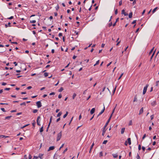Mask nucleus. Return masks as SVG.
<instances>
[{"mask_svg":"<svg viewBox=\"0 0 159 159\" xmlns=\"http://www.w3.org/2000/svg\"><path fill=\"white\" fill-rule=\"evenodd\" d=\"M111 115H110L109 118L108 120H107V122L105 124V125L104 126V128L103 130L102 133V136H104L105 133L106 132V131L107 129H106V127L108 125L109 123V122L110 120L111 119Z\"/></svg>","mask_w":159,"mask_h":159,"instance_id":"obj_1","label":"nucleus"},{"mask_svg":"<svg viewBox=\"0 0 159 159\" xmlns=\"http://www.w3.org/2000/svg\"><path fill=\"white\" fill-rule=\"evenodd\" d=\"M62 135L61 132H60L59 133H58L57 134V141H59L61 139Z\"/></svg>","mask_w":159,"mask_h":159,"instance_id":"obj_2","label":"nucleus"},{"mask_svg":"<svg viewBox=\"0 0 159 159\" xmlns=\"http://www.w3.org/2000/svg\"><path fill=\"white\" fill-rule=\"evenodd\" d=\"M148 86V84H147L146 85V86L144 87L143 89V95L144 94L146 93Z\"/></svg>","mask_w":159,"mask_h":159,"instance_id":"obj_3","label":"nucleus"},{"mask_svg":"<svg viewBox=\"0 0 159 159\" xmlns=\"http://www.w3.org/2000/svg\"><path fill=\"white\" fill-rule=\"evenodd\" d=\"M40 119V116H38L37 118V124L38 125H40V120H39Z\"/></svg>","mask_w":159,"mask_h":159,"instance_id":"obj_4","label":"nucleus"},{"mask_svg":"<svg viewBox=\"0 0 159 159\" xmlns=\"http://www.w3.org/2000/svg\"><path fill=\"white\" fill-rule=\"evenodd\" d=\"M36 105L38 108H39L42 106V104L40 101H38L36 102Z\"/></svg>","mask_w":159,"mask_h":159,"instance_id":"obj_5","label":"nucleus"},{"mask_svg":"<svg viewBox=\"0 0 159 159\" xmlns=\"http://www.w3.org/2000/svg\"><path fill=\"white\" fill-rule=\"evenodd\" d=\"M105 110V107L104 106L103 108V109L99 113V114H98V116H99L101 115L104 112Z\"/></svg>","mask_w":159,"mask_h":159,"instance_id":"obj_6","label":"nucleus"},{"mask_svg":"<svg viewBox=\"0 0 159 159\" xmlns=\"http://www.w3.org/2000/svg\"><path fill=\"white\" fill-rule=\"evenodd\" d=\"M121 14H124L125 16H127L128 15V14L127 13H126L124 10H123L121 11Z\"/></svg>","mask_w":159,"mask_h":159,"instance_id":"obj_7","label":"nucleus"},{"mask_svg":"<svg viewBox=\"0 0 159 159\" xmlns=\"http://www.w3.org/2000/svg\"><path fill=\"white\" fill-rule=\"evenodd\" d=\"M54 148H55V147L53 146L50 147L49 148L48 151H49L50 150H53V149H54Z\"/></svg>","mask_w":159,"mask_h":159,"instance_id":"obj_8","label":"nucleus"},{"mask_svg":"<svg viewBox=\"0 0 159 159\" xmlns=\"http://www.w3.org/2000/svg\"><path fill=\"white\" fill-rule=\"evenodd\" d=\"M95 108H93L91 110L90 113L91 114H93L95 112Z\"/></svg>","mask_w":159,"mask_h":159,"instance_id":"obj_9","label":"nucleus"},{"mask_svg":"<svg viewBox=\"0 0 159 159\" xmlns=\"http://www.w3.org/2000/svg\"><path fill=\"white\" fill-rule=\"evenodd\" d=\"M143 112V107H142L139 111V115H140L142 114Z\"/></svg>","mask_w":159,"mask_h":159,"instance_id":"obj_10","label":"nucleus"},{"mask_svg":"<svg viewBox=\"0 0 159 159\" xmlns=\"http://www.w3.org/2000/svg\"><path fill=\"white\" fill-rule=\"evenodd\" d=\"M151 104L152 106H155L156 104V101H153L151 103Z\"/></svg>","mask_w":159,"mask_h":159,"instance_id":"obj_11","label":"nucleus"},{"mask_svg":"<svg viewBox=\"0 0 159 159\" xmlns=\"http://www.w3.org/2000/svg\"><path fill=\"white\" fill-rule=\"evenodd\" d=\"M43 154L41 153H39V157L40 159H42L43 158Z\"/></svg>","mask_w":159,"mask_h":159,"instance_id":"obj_12","label":"nucleus"},{"mask_svg":"<svg viewBox=\"0 0 159 159\" xmlns=\"http://www.w3.org/2000/svg\"><path fill=\"white\" fill-rule=\"evenodd\" d=\"M127 140L128 141V143L129 145H130L131 144V139L130 138H128L127 139Z\"/></svg>","mask_w":159,"mask_h":159,"instance_id":"obj_13","label":"nucleus"},{"mask_svg":"<svg viewBox=\"0 0 159 159\" xmlns=\"http://www.w3.org/2000/svg\"><path fill=\"white\" fill-rule=\"evenodd\" d=\"M94 143H93L92 145H91V147H90V151H89V152L90 153L91 152V150L93 148V146L94 145Z\"/></svg>","mask_w":159,"mask_h":159,"instance_id":"obj_14","label":"nucleus"},{"mask_svg":"<svg viewBox=\"0 0 159 159\" xmlns=\"http://www.w3.org/2000/svg\"><path fill=\"white\" fill-rule=\"evenodd\" d=\"M132 15H133L132 12H130L129 13V18H131L132 17Z\"/></svg>","mask_w":159,"mask_h":159,"instance_id":"obj_15","label":"nucleus"},{"mask_svg":"<svg viewBox=\"0 0 159 159\" xmlns=\"http://www.w3.org/2000/svg\"><path fill=\"white\" fill-rule=\"evenodd\" d=\"M112 155L114 158H117L118 156V155L117 154H112Z\"/></svg>","mask_w":159,"mask_h":159,"instance_id":"obj_16","label":"nucleus"},{"mask_svg":"<svg viewBox=\"0 0 159 159\" xmlns=\"http://www.w3.org/2000/svg\"><path fill=\"white\" fill-rule=\"evenodd\" d=\"M125 130V128H122L121 129V134H123L124 133Z\"/></svg>","mask_w":159,"mask_h":159,"instance_id":"obj_17","label":"nucleus"},{"mask_svg":"<svg viewBox=\"0 0 159 159\" xmlns=\"http://www.w3.org/2000/svg\"><path fill=\"white\" fill-rule=\"evenodd\" d=\"M9 136H5V135H0V138H7V137H9Z\"/></svg>","mask_w":159,"mask_h":159,"instance_id":"obj_18","label":"nucleus"},{"mask_svg":"<svg viewBox=\"0 0 159 159\" xmlns=\"http://www.w3.org/2000/svg\"><path fill=\"white\" fill-rule=\"evenodd\" d=\"M62 114V112L61 111L59 112L57 115V117H60Z\"/></svg>","mask_w":159,"mask_h":159,"instance_id":"obj_19","label":"nucleus"},{"mask_svg":"<svg viewBox=\"0 0 159 159\" xmlns=\"http://www.w3.org/2000/svg\"><path fill=\"white\" fill-rule=\"evenodd\" d=\"M12 116H7L6 117H5V120H6V119H8V120H9L10 119V118L12 117Z\"/></svg>","mask_w":159,"mask_h":159,"instance_id":"obj_20","label":"nucleus"},{"mask_svg":"<svg viewBox=\"0 0 159 159\" xmlns=\"http://www.w3.org/2000/svg\"><path fill=\"white\" fill-rule=\"evenodd\" d=\"M68 111H66V114H65L63 116V118H66V116H67V115H68Z\"/></svg>","mask_w":159,"mask_h":159,"instance_id":"obj_21","label":"nucleus"},{"mask_svg":"<svg viewBox=\"0 0 159 159\" xmlns=\"http://www.w3.org/2000/svg\"><path fill=\"white\" fill-rule=\"evenodd\" d=\"M117 104H116L115 107L114 108V109H113V110L112 111V113L111 115V116H112V114H113V113L115 111V109H116V106H117Z\"/></svg>","mask_w":159,"mask_h":159,"instance_id":"obj_22","label":"nucleus"},{"mask_svg":"<svg viewBox=\"0 0 159 159\" xmlns=\"http://www.w3.org/2000/svg\"><path fill=\"white\" fill-rule=\"evenodd\" d=\"M52 116H51V117H50V121H49V125H50L51 122H52Z\"/></svg>","mask_w":159,"mask_h":159,"instance_id":"obj_23","label":"nucleus"},{"mask_svg":"<svg viewBox=\"0 0 159 159\" xmlns=\"http://www.w3.org/2000/svg\"><path fill=\"white\" fill-rule=\"evenodd\" d=\"M157 8H158V7H156L152 11V13H154L155 12L156 10L157 9Z\"/></svg>","mask_w":159,"mask_h":159,"instance_id":"obj_24","label":"nucleus"},{"mask_svg":"<svg viewBox=\"0 0 159 159\" xmlns=\"http://www.w3.org/2000/svg\"><path fill=\"white\" fill-rule=\"evenodd\" d=\"M137 96L136 95L135 96V97H134L133 102H136L137 101Z\"/></svg>","mask_w":159,"mask_h":159,"instance_id":"obj_25","label":"nucleus"},{"mask_svg":"<svg viewBox=\"0 0 159 159\" xmlns=\"http://www.w3.org/2000/svg\"><path fill=\"white\" fill-rule=\"evenodd\" d=\"M63 90V89L62 87H61L60 89L58 91L59 92H61Z\"/></svg>","mask_w":159,"mask_h":159,"instance_id":"obj_26","label":"nucleus"},{"mask_svg":"<svg viewBox=\"0 0 159 159\" xmlns=\"http://www.w3.org/2000/svg\"><path fill=\"white\" fill-rule=\"evenodd\" d=\"M76 96V94L75 93H74V94L73 95V96H72L73 99H74Z\"/></svg>","mask_w":159,"mask_h":159,"instance_id":"obj_27","label":"nucleus"},{"mask_svg":"<svg viewBox=\"0 0 159 159\" xmlns=\"http://www.w3.org/2000/svg\"><path fill=\"white\" fill-rule=\"evenodd\" d=\"M43 131V127H42L40 129V132H42Z\"/></svg>","mask_w":159,"mask_h":159,"instance_id":"obj_28","label":"nucleus"},{"mask_svg":"<svg viewBox=\"0 0 159 159\" xmlns=\"http://www.w3.org/2000/svg\"><path fill=\"white\" fill-rule=\"evenodd\" d=\"M99 60H98V61H97L96 62V63L94 65V66H95L96 65H98L99 63Z\"/></svg>","mask_w":159,"mask_h":159,"instance_id":"obj_29","label":"nucleus"},{"mask_svg":"<svg viewBox=\"0 0 159 159\" xmlns=\"http://www.w3.org/2000/svg\"><path fill=\"white\" fill-rule=\"evenodd\" d=\"M30 22L31 23H35L36 22V20H30Z\"/></svg>","mask_w":159,"mask_h":159,"instance_id":"obj_30","label":"nucleus"},{"mask_svg":"<svg viewBox=\"0 0 159 159\" xmlns=\"http://www.w3.org/2000/svg\"><path fill=\"white\" fill-rule=\"evenodd\" d=\"M44 75L45 77H47L48 76V73L47 72L44 73Z\"/></svg>","mask_w":159,"mask_h":159,"instance_id":"obj_31","label":"nucleus"},{"mask_svg":"<svg viewBox=\"0 0 159 159\" xmlns=\"http://www.w3.org/2000/svg\"><path fill=\"white\" fill-rule=\"evenodd\" d=\"M38 110L37 109H34L33 110V112L34 113H36L37 112Z\"/></svg>","mask_w":159,"mask_h":159,"instance_id":"obj_32","label":"nucleus"},{"mask_svg":"<svg viewBox=\"0 0 159 159\" xmlns=\"http://www.w3.org/2000/svg\"><path fill=\"white\" fill-rule=\"evenodd\" d=\"M136 157L137 158V159H140V157H139L138 154H137V155Z\"/></svg>","mask_w":159,"mask_h":159,"instance_id":"obj_33","label":"nucleus"},{"mask_svg":"<svg viewBox=\"0 0 159 159\" xmlns=\"http://www.w3.org/2000/svg\"><path fill=\"white\" fill-rule=\"evenodd\" d=\"M154 47H153L152 49L151 50V51H150V52H149V55H150L151 54V53L152 52L153 49H154Z\"/></svg>","mask_w":159,"mask_h":159,"instance_id":"obj_34","label":"nucleus"},{"mask_svg":"<svg viewBox=\"0 0 159 159\" xmlns=\"http://www.w3.org/2000/svg\"><path fill=\"white\" fill-rule=\"evenodd\" d=\"M20 105L21 106H22V105H24V106H25V105H26V103H25V102H23V103H21V104H20Z\"/></svg>","mask_w":159,"mask_h":159,"instance_id":"obj_35","label":"nucleus"},{"mask_svg":"<svg viewBox=\"0 0 159 159\" xmlns=\"http://www.w3.org/2000/svg\"><path fill=\"white\" fill-rule=\"evenodd\" d=\"M112 22H111L109 24H108V26L109 27H111V26H112Z\"/></svg>","mask_w":159,"mask_h":159,"instance_id":"obj_36","label":"nucleus"},{"mask_svg":"<svg viewBox=\"0 0 159 159\" xmlns=\"http://www.w3.org/2000/svg\"><path fill=\"white\" fill-rule=\"evenodd\" d=\"M64 143H63V144H62V145L60 147V148H59V150L61 149V148H62L64 146Z\"/></svg>","mask_w":159,"mask_h":159,"instance_id":"obj_37","label":"nucleus"},{"mask_svg":"<svg viewBox=\"0 0 159 159\" xmlns=\"http://www.w3.org/2000/svg\"><path fill=\"white\" fill-rule=\"evenodd\" d=\"M123 73H122L121 74L120 76V77L118 79V80H119L121 78V77L123 76Z\"/></svg>","mask_w":159,"mask_h":159,"instance_id":"obj_38","label":"nucleus"},{"mask_svg":"<svg viewBox=\"0 0 159 159\" xmlns=\"http://www.w3.org/2000/svg\"><path fill=\"white\" fill-rule=\"evenodd\" d=\"M36 124L34 120V122L32 123V125L34 127Z\"/></svg>","mask_w":159,"mask_h":159,"instance_id":"obj_39","label":"nucleus"},{"mask_svg":"<svg viewBox=\"0 0 159 159\" xmlns=\"http://www.w3.org/2000/svg\"><path fill=\"white\" fill-rule=\"evenodd\" d=\"M68 150L67 148H66L65 149L64 151L63 152V153L64 154L65 153V152Z\"/></svg>","mask_w":159,"mask_h":159,"instance_id":"obj_40","label":"nucleus"},{"mask_svg":"<svg viewBox=\"0 0 159 159\" xmlns=\"http://www.w3.org/2000/svg\"><path fill=\"white\" fill-rule=\"evenodd\" d=\"M107 140H104L103 142V144H106L107 143Z\"/></svg>","mask_w":159,"mask_h":159,"instance_id":"obj_41","label":"nucleus"},{"mask_svg":"<svg viewBox=\"0 0 159 159\" xmlns=\"http://www.w3.org/2000/svg\"><path fill=\"white\" fill-rule=\"evenodd\" d=\"M132 125V120H131L129 121V125Z\"/></svg>","mask_w":159,"mask_h":159,"instance_id":"obj_42","label":"nucleus"},{"mask_svg":"<svg viewBox=\"0 0 159 159\" xmlns=\"http://www.w3.org/2000/svg\"><path fill=\"white\" fill-rule=\"evenodd\" d=\"M122 4V0H121L119 2V5L120 6Z\"/></svg>","mask_w":159,"mask_h":159,"instance_id":"obj_43","label":"nucleus"},{"mask_svg":"<svg viewBox=\"0 0 159 159\" xmlns=\"http://www.w3.org/2000/svg\"><path fill=\"white\" fill-rule=\"evenodd\" d=\"M116 86L115 87V88H114V90H113V94H114V93L116 91Z\"/></svg>","mask_w":159,"mask_h":159,"instance_id":"obj_44","label":"nucleus"},{"mask_svg":"<svg viewBox=\"0 0 159 159\" xmlns=\"http://www.w3.org/2000/svg\"><path fill=\"white\" fill-rule=\"evenodd\" d=\"M1 110L4 112H6V111L5 110L4 108H1Z\"/></svg>","mask_w":159,"mask_h":159,"instance_id":"obj_45","label":"nucleus"},{"mask_svg":"<svg viewBox=\"0 0 159 159\" xmlns=\"http://www.w3.org/2000/svg\"><path fill=\"white\" fill-rule=\"evenodd\" d=\"M61 97H62L61 94V93H60L58 97L59 98H61Z\"/></svg>","mask_w":159,"mask_h":159,"instance_id":"obj_46","label":"nucleus"},{"mask_svg":"<svg viewBox=\"0 0 159 159\" xmlns=\"http://www.w3.org/2000/svg\"><path fill=\"white\" fill-rule=\"evenodd\" d=\"M100 157H101L102 156V152H101L99 153Z\"/></svg>","mask_w":159,"mask_h":159,"instance_id":"obj_47","label":"nucleus"},{"mask_svg":"<svg viewBox=\"0 0 159 159\" xmlns=\"http://www.w3.org/2000/svg\"><path fill=\"white\" fill-rule=\"evenodd\" d=\"M56 8L57 11L58 9H59V6L58 5H57Z\"/></svg>","mask_w":159,"mask_h":159,"instance_id":"obj_48","label":"nucleus"},{"mask_svg":"<svg viewBox=\"0 0 159 159\" xmlns=\"http://www.w3.org/2000/svg\"><path fill=\"white\" fill-rule=\"evenodd\" d=\"M138 149L139 150H140L141 149V147L140 145H139L138 146Z\"/></svg>","mask_w":159,"mask_h":159,"instance_id":"obj_49","label":"nucleus"},{"mask_svg":"<svg viewBox=\"0 0 159 159\" xmlns=\"http://www.w3.org/2000/svg\"><path fill=\"white\" fill-rule=\"evenodd\" d=\"M16 110H11V113H12V112H16Z\"/></svg>","mask_w":159,"mask_h":159,"instance_id":"obj_50","label":"nucleus"},{"mask_svg":"<svg viewBox=\"0 0 159 159\" xmlns=\"http://www.w3.org/2000/svg\"><path fill=\"white\" fill-rule=\"evenodd\" d=\"M115 14L116 15L117 14V13H118V10H117V9H116V10H115Z\"/></svg>","mask_w":159,"mask_h":159,"instance_id":"obj_51","label":"nucleus"},{"mask_svg":"<svg viewBox=\"0 0 159 159\" xmlns=\"http://www.w3.org/2000/svg\"><path fill=\"white\" fill-rule=\"evenodd\" d=\"M136 20H134L132 23V24H134L135 23H136Z\"/></svg>","mask_w":159,"mask_h":159,"instance_id":"obj_52","label":"nucleus"},{"mask_svg":"<svg viewBox=\"0 0 159 159\" xmlns=\"http://www.w3.org/2000/svg\"><path fill=\"white\" fill-rule=\"evenodd\" d=\"M151 120H152L153 119V118H154V115H152L151 116Z\"/></svg>","mask_w":159,"mask_h":159,"instance_id":"obj_53","label":"nucleus"},{"mask_svg":"<svg viewBox=\"0 0 159 159\" xmlns=\"http://www.w3.org/2000/svg\"><path fill=\"white\" fill-rule=\"evenodd\" d=\"M55 94V92H52L51 93H50L49 95H54Z\"/></svg>","mask_w":159,"mask_h":159,"instance_id":"obj_54","label":"nucleus"},{"mask_svg":"<svg viewBox=\"0 0 159 159\" xmlns=\"http://www.w3.org/2000/svg\"><path fill=\"white\" fill-rule=\"evenodd\" d=\"M32 156L30 154L29 155V159H31L32 158Z\"/></svg>","mask_w":159,"mask_h":159,"instance_id":"obj_55","label":"nucleus"},{"mask_svg":"<svg viewBox=\"0 0 159 159\" xmlns=\"http://www.w3.org/2000/svg\"><path fill=\"white\" fill-rule=\"evenodd\" d=\"M146 137V134H145L143 135V138H142V139H144L145 138V137Z\"/></svg>","mask_w":159,"mask_h":159,"instance_id":"obj_56","label":"nucleus"},{"mask_svg":"<svg viewBox=\"0 0 159 159\" xmlns=\"http://www.w3.org/2000/svg\"><path fill=\"white\" fill-rule=\"evenodd\" d=\"M39 158V157H36L34 156L33 159H37Z\"/></svg>","mask_w":159,"mask_h":159,"instance_id":"obj_57","label":"nucleus"},{"mask_svg":"<svg viewBox=\"0 0 159 159\" xmlns=\"http://www.w3.org/2000/svg\"><path fill=\"white\" fill-rule=\"evenodd\" d=\"M32 88V87L31 86H30L28 87L27 89H30Z\"/></svg>","mask_w":159,"mask_h":159,"instance_id":"obj_58","label":"nucleus"},{"mask_svg":"<svg viewBox=\"0 0 159 159\" xmlns=\"http://www.w3.org/2000/svg\"><path fill=\"white\" fill-rule=\"evenodd\" d=\"M158 82H159V81H157L156 82V86H158Z\"/></svg>","mask_w":159,"mask_h":159,"instance_id":"obj_59","label":"nucleus"},{"mask_svg":"<svg viewBox=\"0 0 159 159\" xmlns=\"http://www.w3.org/2000/svg\"><path fill=\"white\" fill-rule=\"evenodd\" d=\"M10 89L9 88H6L4 89V90H9Z\"/></svg>","mask_w":159,"mask_h":159,"instance_id":"obj_60","label":"nucleus"},{"mask_svg":"<svg viewBox=\"0 0 159 159\" xmlns=\"http://www.w3.org/2000/svg\"><path fill=\"white\" fill-rule=\"evenodd\" d=\"M7 84V83L5 82H3L2 83V85H5Z\"/></svg>","mask_w":159,"mask_h":159,"instance_id":"obj_61","label":"nucleus"},{"mask_svg":"<svg viewBox=\"0 0 159 159\" xmlns=\"http://www.w3.org/2000/svg\"><path fill=\"white\" fill-rule=\"evenodd\" d=\"M13 63L15 64V66H16L17 65V63H16V62H14Z\"/></svg>","mask_w":159,"mask_h":159,"instance_id":"obj_62","label":"nucleus"},{"mask_svg":"<svg viewBox=\"0 0 159 159\" xmlns=\"http://www.w3.org/2000/svg\"><path fill=\"white\" fill-rule=\"evenodd\" d=\"M145 147H143H143H142V149L143 150V151H145Z\"/></svg>","mask_w":159,"mask_h":159,"instance_id":"obj_63","label":"nucleus"},{"mask_svg":"<svg viewBox=\"0 0 159 159\" xmlns=\"http://www.w3.org/2000/svg\"><path fill=\"white\" fill-rule=\"evenodd\" d=\"M60 120V118L59 117V118H58L57 120H56V122H58Z\"/></svg>","mask_w":159,"mask_h":159,"instance_id":"obj_64","label":"nucleus"}]
</instances>
